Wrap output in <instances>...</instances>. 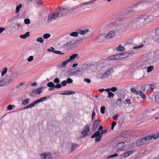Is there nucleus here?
<instances>
[{"instance_id": "obj_49", "label": "nucleus", "mask_w": 159, "mask_h": 159, "mask_svg": "<svg viewBox=\"0 0 159 159\" xmlns=\"http://www.w3.org/2000/svg\"><path fill=\"white\" fill-rule=\"evenodd\" d=\"M24 23L26 24H29L30 23V20L29 19H25L24 20Z\"/></svg>"}, {"instance_id": "obj_30", "label": "nucleus", "mask_w": 159, "mask_h": 159, "mask_svg": "<svg viewBox=\"0 0 159 159\" xmlns=\"http://www.w3.org/2000/svg\"><path fill=\"white\" fill-rule=\"evenodd\" d=\"M123 103V100L122 99L120 98V99H118L116 101V104L119 106H121Z\"/></svg>"}, {"instance_id": "obj_17", "label": "nucleus", "mask_w": 159, "mask_h": 159, "mask_svg": "<svg viewBox=\"0 0 159 159\" xmlns=\"http://www.w3.org/2000/svg\"><path fill=\"white\" fill-rule=\"evenodd\" d=\"M43 90V88L41 87L36 89H34L33 92L35 94H40Z\"/></svg>"}, {"instance_id": "obj_31", "label": "nucleus", "mask_w": 159, "mask_h": 159, "mask_svg": "<svg viewBox=\"0 0 159 159\" xmlns=\"http://www.w3.org/2000/svg\"><path fill=\"white\" fill-rule=\"evenodd\" d=\"M125 50L124 47L122 46L121 45H119L117 48V50L118 51H124Z\"/></svg>"}, {"instance_id": "obj_32", "label": "nucleus", "mask_w": 159, "mask_h": 159, "mask_svg": "<svg viewBox=\"0 0 159 159\" xmlns=\"http://www.w3.org/2000/svg\"><path fill=\"white\" fill-rule=\"evenodd\" d=\"M148 91H152L155 88V86L152 84L148 85Z\"/></svg>"}, {"instance_id": "obj_58", "label": "nucleus", "mask_w": 159, "mask_h": 159, "mask_svg": "<svg viewBox=\"0 0 159 159\" xmlns=\"http://www.w3.org/2000/svg\"><path fill=\"white\" fill-rule=\"evenodd\" d=\"M5 84V82L4 80H1L0 81V87L2 86Z\"/></svg>"}, {"instance_id": "obj_29", "label": "nucleus", "mask_w": 159, "mask_h": 159, "mask_svg": "<svg viewBox=\"0 0 159 159\" xmlns=\"http://www.w3.org/2000/svg\"><path fill=\"white\" fill-rule=\"evenodd\" d=\"M138 95H140L143 99H146V96L145 94L141 91L139 90Z\"/></svg>"}, {"instance_id": "obj_12", "label": "nucleus", "mask_w": 159, "mask_h": 159, "mask_svg": "<svg viewBox=\"0 0 159 159\" xmlns=\"http://www.w3.org/2000/svg\"><path fill=\"white\" fill-rule=\"evenodd\" d=\"M153 39L155 41L159 43V28L155 32V34L153 35Z\"/></svg>"}, {"instance_id": "obj_27", "label": "nucleus", "mask_w": 159, "mask_h": 159, "mask_svg": "<svg viewBox=\"0 0 159 159\" xmlns=\"http://www.w3.org/2000/svg\"><path fill=\"white\" fill-rule=\"evenodd\" d=\"M134 151V150H131L126 152L123 154L124 157L125 158L128 157L129 155L132 154Z\"/></svg>"}, {"instance_id": "obj_53", "label": "nucleus", "mask_w": 159, "mask_h": 159, "mask_svg": "<svg viewBox=\"0 0 159 159\" xmlns=\"http://www.w3.org/2000/svg\"><path fill=\"white\" fill-rule=\"evenodd\" d=\"M54 53L59 55H63L64 54V53L62 52L61 51H56L54 52Z\"/></svg>"}, {"instance_id": "obj_35", "label": "nucleus", "mask_w": 159, "mask_h": 159, "mask_svg": "<svg viewBox=\"0 0 159 159\" xmlns=\"http://www.w3.org/2000/svg\"><path fill=\"white\" fill-rule=\"evenodd\" d=\"M153 69L154 67L153 66H149L147 68V72L149 73L151 72Z\"/></svg>"}, {"instance_id": "obj_51", "label": "nucleus", "mask_w": 159, "mask_h": 159, "mask_svg": "<svg viewBox=\"0 0 159 159\" xmlns=\"http://www.w3.org/2000/svg\"><path fill=\"white\" fill-rule=\"evenodd\" d=\"M47 51L48 52H52L54 53V52L56 51L54 50V48L51 47V48H48L47 49Z\"/></svg>"}, {"instance_id": "obj_21", "label": "nucleus", "mask_w": 159, "mask_h": 159, "mask_svg": "<svg viewBox=\"0 0 159 159\" xmlns=\"http://www.w3.org/2000/svg\"><path fill=\"white\" fill-rule=\"evenodd\" d=\"M119 55V58H125L129 56V54L127 52H122L121 54H118Z\"/></svg>"}, {"instance_id": "obj_15", "label": "nucleus", "mask_w": 159, "mask_h": 159, "mask_svg": "<svg viewBox=\"0 0 159 159\" xmlns=\"http://www.w3.org/2000/svg\"><path fill=\"white\" fill-rule=\"evenodd\" d=\"M115 32L114 31L109 32L107 34H106V39H111L113 38L115 35Z\"/></svg>"}, {"instance_id": "obj_36", "label": "nucleus", "mask_w": 159, "mask_h": 159, "mask_svg": "<svg viewBox=\"0 0 159 159\" xmlns=\"http://www.w3.org/2000/svg\"><path fill=\"white\" fill-rule=\"evenodd\" d=\"M30 102V99L29 98L25 99L22 101V104L23 105H25L28 104Z\"/></svg>"}, {"instance_id": "obj_43", "label": "nucleus", "mask_w": 159, "mask_h": 159, "mask_svg": "<svg viewBox=\"0 0 159 159\" xmlns=\"http://www.w3.org/2000/svg\"><path fill=\"white\" fill-rule=\"evenodd\" d=\"M105 107L104 106H102L100 108L101 113L103 114L105 113Z\"/></svg>"}, {"instance_id": "obj_38", "label": "nucleus", "mask_w": 159, "mask_h": 159, "mask_svg": "<svg viewBox=\"0 0 159 159\" xmlns=\"http://www.w3.org/2000/svg\"><path fill=\"white\" fill-rule=\"evenodd\" d=\"M78 69L76 71L78 72H82L84 70V69L83 67L82 66H79L78 67Z\"/></svg>"}, {"instance_id": "obj_60", "label": "nucleus", "mask_w": 159, "mask_h": 159, "mask_svg": "<svg viewBox=\"0 0 159 159\" xmlns=\"http://www.w3.org/2000/svg\"><path fill=\"white\" fill-rule=\"evenodd\" d=\"M153 8L156 10L159 9V5L157 4L154 5Z\"/></svg>"}, {"instance_id": "obj_20", "label": "nucleus", "mask_w": 159, "mask_h": 159, "mask_svg": "<svg viewBox=\"0 0 159 159\" xmlns=\"http://www.w3.org/2000/svg\"><path fill=\"white\" fill-rule=\"evenodd\" d=\"M145 23H147L153 20V17L151 16H145Z\"/></svg>"}, {"instance_id": "obj_37", "label": "nucleus", "mask_w": 159, "mask_h": 159, "mask_svg": "<svg viewBox=\"0 0 159 159\" xmlns=\"http://www.w3.org/2000/svg\"><path fill=\"white\" fill-rule=\"evenodd\" d=\"M148 85L147 84L142 85L140 87V89L142 91H144L146 90V87H147Z\"/></svg>"}, {"instance_id": "obj_22", "label": "nucleus", "mask_w": 159, "mask_h": 159, "mask_svg": "<svg viewBox=\"0 0 159 159\" xmlns=\"http://www.w3.org/2000/svg\"><path fill=\"white\" fill-rule=\"evenodd\" d=\"M118 59H119V55L118 54L111 56L108 57V59L110 60H113Z\"/></svg>"}, {"instance_id": "obj_41", "label": "nucleus", "mask_w": 159, "mask_h": 159, "mask_svg": "<svg viewBox=\"0 0 159 159\" xmlns=\"http://www.w3.org/2000/svg\"><path fill=\"white\" fill-rule=\"evenodd\" d=\"M155 99L156 102H159V92H158L155 96Z\"/></svg>"}, {"instance_id": "obj_52", "label": "nucleus", "mask_w": 159, "mask_h": 159, "mask_svg": "<svg viewBox=\"0 0 159 159\" xmlns=\"http://www.w3.org/2000/svg\"><path fill=\"white\" fill-rule=\"evenodd\" d=\"M54 82L55 83L58 84L60 82V80L58 78H56L54 80Z\"/></svg>"}, {"instance_id": "obj_61", "label": "nucleus", "mask_w": 159, "mask_h": 159, "mask_svg": "<svg viewBox=\"0 0 159 159\" xmlns=\"http://www.w3.org/2000/svg\"><path fill=\"white\" fill-rule=\"evenodd\" d=\"M33 60V56H30L28 59V61L29 62Z\"/></svg>"}, {"instance_id": "obj_1", "label": "nucleus", "mask_w": 159, "mask_h": 159, "mask_svg": "<svg viewBox=\"0 0 159 159\" xmlns=\"http://www.w3.org/2000/svg\"><path fill=\"white\" fill-rule=\"evenodd\" d=\"M68 8V7L67 6H64L58 7V10L57 11L59 17H61L71 13L73 9L71 8L66 10Z\"/></svg>"}, {"instance_id": "obj_13", "label": "nucleus", "mask_w": 159, "mask_h": 159, "mask_svg": "<svg viewBox=\"0 0 159 159\" xmlns=\"http://www.w3.org/2000/svg\"><path fill=\"white\" fill-rule=\"evenodd\" d=\"M125 147V143L124 142H120L118 143L116 146V148L118 151L123 150V149Z\"/></svg>"}, {"instance_id": "obj_26", "label": "nucleus", "mask_w": 159, "mask_h": 159, "mask_svg": "<svg viewBox=\"0 0 159 159\" xmlns=\"http://www.w3.org/2000/svg\"><path fill=\"white\" fill-rule=\"evenodd\" d=\"M67 92L66 93H61L60 94L63 95H71L74 94L75 93V91H70L68 90L67 91Z\"/></svg>"}, {"instance_id": "obj_47", "label": "nucleus", "mask_w": 159, "mask_h": 159, "mask_svg": "<svg viewBox=\"0 0 159 159\" xmlns=\"http://www.w3.org/2000/svg\"><path fill=\"white\" fill-rule=\"evenodd\" d=\"M66 81L67 82V83L68 84H71L73 82V80L70 78H67Z\"/></svg>"}, {"instance_id": "obj_25", "label": "nucleus", "mask_w": 159, "mask_h": 159, "mask_svg": "<svg viewBox=\"0 0 159 159\" xmlns=\"http://www.w3.org/2000/svg\"><path fill=\"white\" fill-rule=\"evenodd\" d=\"M78 55V54H74L70 57L69 58L68 60L70 62H71L77 57Z\"/></svg>"}, {"instance_id": "obj_11", "label": "nucleus", "mask_w": 159, "mask_h": 159, "mask_svg": "<svg viewBox=\"0 0 159 159\" xmlns=\"http://www.w3.org/2000/svg\"><path fill=\"white\" fill-rule=\"evenodd\" d=\"M42 159H52V157L50 153L44 152L40 154Z\"/></svg>"}, {"instance_id": "obj_50", "label": "nucleus", "mask_w": 159, "mask_h": 159, "mask_svg": "<svg viewBox=\"0 0 159 159\" xmlns=\"http://www.w3.org/2000/svg\"><path fill=\"white\" fill-rule=\"evenodd\" d=\"M116 122L113 121L111 123V129L113 130L114 126L116 125Z\"/></svg>"}, {"instance_id": "obj_63", "label": "nucleus", "mask_w": 159, "mask_h": 159, "mask_svg": "<svg viewBox=\"0 0 159 159\" xmlns=\"http://www.w3.org/2000/svg\"><path fill=\"white\" fill-rule=\"evenodd\" d=\"M84 81H85L88 83H89L90 82L91 80L90 79H89L84 78Z\"/></svg>"}, {"instance_id": "obj_46", "label": "nucleus", "mask_w": 159, "mask_h": 159, "mask_svg": "<svg viewBox=\"0 0 159 159\" xmlns=\"http://www.w3.org/2000/svg\"><path fill=\"white\" fill-rule=\"evenodd\" d=\"M143 46V44H142L140 45L134 47H133V48L134 49H139L142 48Z\"/></svg>"}, {"instance_id": "obj_5", "label": "nucleus", "mask_w": 159, "mask_h": 159, "mask_svg": "<svg viewBox=\"0 0 159 159\" xmlns=\"http://www.w3.org/2000/svg\"><path fill=\"white\" fill-rule=\"evenodd\" d=\"M133 23L135 25L143 26L145 24V16L142 15L139 16L136 18H135L133 21Z\"/></svg>"}, {"instance_id": "obj_44", "label": "nucleus", "mask_w": 159, "mask_h": 159, "mask_svg": "<svg viewBox=\"0 0 159 159\" xmlns=\"http://www.w3.org/2000/svg\"><path fill=\"white\" fill-rule=\"evenodd\" d=\"M69 62H70L68 59L66 61H63L62 63V66L63 67H65L66 64Z\"/></svg>"}, {"instance_id": "obj_28", "label": "nucleus", "mask_w": 159, "mask_h": 159, "mask_svg": "<svg viewBox=\"0 0 159 159\" xmlns=\"http://www.w3.org/2000/svg\"><path fill=\"white\" fill-rule=\"evenodd\" d=\"M30 32H27L25 33V34H23L20 35V37L21 38L25 39L30 36Z\"/></svg>"}, {"instance_id": "obj_4", "label": "nucleus", "mask_w": 159, "mask_h": 159, "mask_svg": "<svg viewBox=\"0 0 159 159\" xmlns=\"http://www.w3.org/2000/svg\"><path fill=\"white\" fill-rule=\"evenodd\" d=\"M107 132V131L106 130H102L101 132H100L99 131H97L91 136V138H95V141L97 142H99L102 139V135Z\"/></svg>"}, {"instance_id": "obj_56", "label": "nucleus", "mask_w": 159, "mask_h": 159, "mask_svg": "<svg viewBox=\"0 0 159 159\" xmlns=\"http://www.w3.org/2000/svg\"><path fill=\"white\" fill-rule=\"evenodd\" d=\"M62 87V85L59 84H56L55 86V88L59 89Z\"/></svg>"}, {"instance_id": "obj_39", "label": "nucleus", "mask_w": 159, "mask_h": 159, "mask_svg": "<svg viewBox=\"0 0 159 159\" xmlns=\"http://www.w3.org/2000/svg\"><path fill=\"white\" fill-rule=\"evenodd\" d=\"M130 90L133 93L137 95H138L139 91H136L135 89L134 88H131Z\"/></svg>"}, {"instance_id": "obj_24", "label": "nucleus", "mask_w": 159, "mask_h": 159, "mask_svg": "<svg viewBox=\"0 0 159 159\" xmlns=\"http://www.w3.org/2000/svg\"><path fill=\"white\" fill-rule=\"evenodd\" d=\"M78 147V145L75 143H73L71 146V151L73 152Z\"/></svg>"}, {"instance_id": "obj_62", "label": "nucleus", "mask_w": 159, "mask_h": 159, "mask_svg": "<svg viewBox=\"0 0 159 159\" xmlns=\"http://www.w3.org/2000/svg\"><path fill=\"white\" fill-rule=\"evenodd\" d=\"M13 106L11 105H9L7 108V109L8 110H11L12 109Z\"/></svg>"}, {"instance_id": "obj_45", "label": "nucleus", "mask_w": 159, "mask_h": 159, "mask_svg": "<svg viewBox=\"0 0 159 159\" xmlns=\"http://www.w3.org/2000/svg\"><path fill=\"white\" fill-rule=\"evenodd\" d=\"M7 68L6 67H5L4 68L3 70L2 71V76H3L4 75L6 74L7 72Z\"/></svg>"}, {"instance_id": "obj_16", "label": "nucleus", "mask_w": 159, "mask_h": 159, "mask_svg": "<svg viewBox=\"0 0 159 159\" xmlns=\"http://www.w3.org/2000/svg\"><path fill=\"white\" fill-rule=\"evenodd\" d=\"M148 140H152V139H156L159 137V133L152 135H150L147 136Z\"/></svg>"}, {"instance_id": "obj_19", "label": "nucleus", "mask_w": 159, "mask_h": 159, "mask_svg": "<svg viewBox=\"0 0 159 159\" xmlns=\"http://www.w3.org/2000/svg\"><path fill=\"white\" fill-rule=\"evenodd\" d=\"M89 29H84L83 30L81 29H78L77 30L78 34L82 35L85 34L89 31Z\"/></svg>"}, {"instance_id": "obj_64", "label": "nucleus", "mask_w": 159, "mask_h": 159, "mask_svg": "<svg viewBox=\"0 0 159 159\" xmlns=\"http://www.w3.org/2000/svg\"><path fill=\"white\" fill-rule=\"evenodd\" d=\"M4 30V28L2 27H0V33H1Z\"/></svg>"}, {"instance_id": "obj_8", "label": "nucleus", "mask_w": 159, "mask_h": 159, "mask_svg": "<svg viewBox=\"0 0 159 159\" xmlns=\"http://www.w3.org/2000/svg\"><path fill=\"white\" fill-rule=\"evenodd\" d=\"M148 143V140L147 138V137L146 136L137 141L136 143V145L137 146L139 147L143 144Z\"/></svg>"}, {"instance_id": "obj_18", "label": "nucleus", "mask_w": 159, "mask_h": 159, "mask_svg": "<svg viewBox=\"0 0 159 159\" xmlns=\"http://www.w3.org/2000/svg\"><path fill=\"white\" fill-rule=\"evenodd\" d=\"M47 86L50 88L48 90L49 91L52 90L54 89L55 88V85L53 82H48L47 84Z\"/></svg>"}, {"instance_id": "obj_23", "label": "nucleus", "mask_w": 159, "mask_h": 159, "mask_svg": "<svg viewBox=\"0 0 159 159\" xmlns=\"http://www.w3.org/2000/svg\"><path fill=\"white\" fill-rule=\"evenodd\" d=\"M99 121L98 120H97L95 121L93 123V125L92 129L93 130H94L96 129L98 126V124L99 123Z\"/></svg>"}, {"instance_id": "obj_57", "label": "nucleus", "mask_w": 159, "mask_h": 159, "mask_svg": "<svg viewBox=\"0 0 159 159\" xmlns=\"http://www.w3.org/2000/svg\"><path fill=\"white\" fill-rule=\"evenodd\" d=\"M67 82L66 80H64L61 83V85L63 86H65L67 84Z\"/></svg>"}, {"instance_id": "obj_14", "label": "nucleus", "mask_w": 159, "mask_h": 159, "mask_svg": "<svg viewBox=\"0 0 159 159\" xmlns=\"http://www.w3.org/2000/svg\"><path fill=\"white\" fill-rule=\"evenodd\" d=\"M105 39H106V34L103 33L99 34L98 36L95 40L100 42L103 41Z\"/></svg>"}, {"instance_id": "obj_6", "label": "nucleus", "mask_w": 159, "mask_h": 159, "mask_svg": "<svg viewBox=\"0 0 159 159\" xmlns=\"http://www.w3.org/2000/svg\"><path fill=\"white\" fill-rule=\"evenodd\" d=\"M59 17V16L57 11L52 14H50L48 18V22H49L56 20Z\"/></svg>"}, {"instance_id": "obj_3", "label": "nucleus", "mask_w": 159, "mask_h": 159, "mask_svg": "<svg viewBox=\"0 0 159 159\" xmlns=\"http://www.w3.org/2000/svg\"><path fill=\"white\" fill-rule=\"evenodd\" d=\"M154 62V58L153 57H150L145 61L141 62L140 67L142 69H145Z\"/></svg>"}, {"instance_id": "obj_7", "label": "nucleus", "mask_w": 159, "mask_h": 159, "mask_svg": "<svg viewBox=\"0 0 159 159\" xmlns=\"http://www.w3.org/2000/svg\"><path fill=\"white\" fill-rule=\"evenodd\" d=\"M114 70L112 67H110L107 69L105 72L102 75L101 78L102 79L107 78L110 76L113 72Z\"/></svg>"}, {"instance_id": "obj_33", "label": "nucleus", "mask_w": 159, "mask_h": 159, "mask_svg": "<svg viewBox=\"0 0 159 159\" xmlns=\"http://www.w3.org/2000/svg\"><path fill=\"white\" fill-rule=\"evenodd\" d=\"M22 6L21 4H20L19 5L17 6L16 8V11H15L16 13L17 14L19 13L20 11V8H21Z\"/></svg>"}, {"instance_id": "obj_54", "label": "nucleus", "mask_w": 159, "mask_h": 159, "mask_svg": "<svg viewBox=\"0 0 159 159\" xmlns=\"http://www.w3.org/2000/svg\"><path fill=\"white\" fill-rule=\"evenodd\" d=\"M114 94L111 92H109L108 93V97L109 98L113 97L114 96Z\"/></svg>"}, {"instance_id": "obj_9", "label": "nucleus", "mask_w": 159, "mask_h": 159, "mask_svg": "<svg viewBox=\"0 0 159 159\" xmlns=\"http://www.w3.org/2000/svg\"><path fill=\"white\" fill-rule=\"evenodd\" d=\"M47 99V97H42L41 98H40L39 99H37V100L34 101L32 103L30 104L31 107V108H32L34 106H35V105L38 103L41 102Z\"/></svg>"}, {"instance_id": "obj_2", "label": "nucleus", "mask_w": 159, "mask_h": 159, "mask_svg": "<svg viewBox=\"0 0 159 159\" xmlns=\"http://www.w3.org/2000/svg\"><path fill=\"white\" fill-rule=\"evenodd\" d=\"M76 41L73 38L68 37L66 43L64 45V47L68 50H70L74 47Z\"/></svg>"}, {"instance_id": "obj_59", "label": "nucleus", "mask_w": 159, "mask_h": 159, "mask_svg": "<svg viewBox=\"0 0 159 159\" xmlns=\"http://www.w3.org/2000/svg\"><path fill=\"white\" fill-rule=\"evenodd\" d=\"M118 155V154L117 153H115L114 154L111 155L110 156H109L107 158H112L113 157H116Z\"/></svg>"}, {"instance_id": "obj_34", "label": "nucleus", "mask_w": 159, "mask_h": 159, "mask_svg": "<svg viewBox=\"0 0 159 159\" xmlns=\"http://www.w3.org/2000/svg\"><path fill=\"white\" fill-rule=\"evenodd\" d=\"M78 31H76V32H73L71 33L70 34V36L73 37H77L78 34Z\"/></svg>"}, {"instance_id": "obj_48", "label": "nucleus", "mask_w": 159, "mask_h": 159, "mask_svg": "<svg viewBox=\"0 0 159 159\" xmlns=\"http://www.w3.org/2000/svg\"><path fill=\"white\" fill-rule=\"evenodd\" d=\"M124 103L125 104H131V101L130 99H127L124 102Z\"/></svg>"}, {"instance_id": "obj_55", "label": "nucleus", "mask_w": 159, "mask_h": 159, "mask_svg": "<svg viewBox=\"0 0 159 159\" xmlns=\"http://www.w3.org/2000/svg\"><path fill=\"white\" fill-rule=\"evenodd\" d=\"M110 89V90L113 92H115L117 90V88L116 87H112Z\"/></svg>"}, {"instance_id": "obj_42", "label": "nucleus", "mask_w": 159, "mask_h": 159, "mask_svg": "<svg viewBox=\"0 0 159 159\" xmlns=\"http://www.w3.org/2000/svg\"><path fill=\"white\" fill-rule=\"evenodd\" d=\"M43 37L44 39H47L51 36V35L49 34H43Z\"/></svg>"}, {"instance_id": "obj_40", "label": "nucleus", "mask_w": 159, "mask_h": 159, "mask_svg": "<svg viewBox=\"0 0 159 159\" xmlns=\"http://www.w3.org/2000/svg\"><path fill=\"white\" fill-rule=\"evenodd\" d=\"M36 41L37 42L40 43H43V40L42 37H39L38 38Z\"/></svg>"}, {"instance_id": "obj_10", "label": "nucleus", "mask_w": 159, "mask_h": 159, "mask_svg": "<svg viewBox=\"0 0 159 159\" xmlns=\"http://www.w3.org/2000/svg\"><path fill=\"white\" fill-rule=\"evenodd\" d=\"M90 126V125H89V126L88 125H86L84 126L83 130L81 132V134L84 136H85L87 135L88 132L89 131Z\"/></svg>"}]
</instances>
